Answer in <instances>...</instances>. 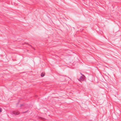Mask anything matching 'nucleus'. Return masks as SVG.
Returning <instances> with one entry per match:
<instances>
[{
  "instance_id": "nucleus-1",
  "label": "nucleus",
  "mask_w": 121,
  "mask_h": 121,
  "mask_svg": "<svg viewBox=\"0 0 121 121\" xmlns=\"http://www.w3.org/2000/svg\"><path fill=\"white\" fill-rule=\"evenodd\" d=\"M12 113L13 114L16 115H17L19 114V112L17 111H13L12 112Z\"/></svg>"
},
{
  "instance_id": "nucleus-2",
  "label": "nucleus",
  "mask_w": 121,
  "mask_h": 121,
  "mask_svg": "<svg viewBox=\"0 0 121 121\" xmlns=\"http://www.w3.org/2000/svg\"><path fill=\"white\" fill-rule=\"evenodd\" d=\"M85 78V77L84 76V75H82V76H81L79 79V81H83L84 79Z\"/></svg>"
},
{
  "instance_id": "nucleus-3",
  "label": "nucleus",
  "mask_w": 121,
  "mask_h": 121,
  "mask_svg": "<svg viewBox=\"0 0 121 121\" xmlns=\"http://www.w3.org/2000/svg\"><path fill=\"white\" fill-rule=\"evenodd\" d=\"M45 74L44 73H42L41 74V76L42 77H43L44 76Z\"/></svg>"
},
{
  "instance_id": "nucleus-4",
  "label": "nucleus",
  "mask_w": 121,
  "mask_h": 121,
  "mask_svg": "<svg viewBox=\"0 0 121 121\" xmlns=\"http://www.w3.org/2000/svg\"><path fill=\"white\" fill-rule=\"evenodd\" d=\"M2 112V109L1 108H0V112Z\"/></svg>"
}]
</instances>
